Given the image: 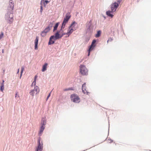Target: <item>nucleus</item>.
Returning a JSON list of instances; mask_svg holds the SVG:
<instances>
[{"label":"nucleus","instance_id":"b1692460","mask_svg":"<svg viewBox=\"0 0 151 151\" xmlns=\"http://www.w3.org/2000/svg\"><path fill=\"white\" fill-rule=\"evenodd\" d=\"M13 1L12 0H10L9 1V5L12 8H13L14 6V3L13 2Z\"/></svg>","mask_w":151,"mask_h":151},{"label":"nucleus","instance_id":"72a5a7b5","mask_svg":"<svg viewBox=\"0 0 151 151\" xmlns=\"http://www.w3.org/2000/svg\"><path fill=\"white\" fill-rule=\"evenodd\" d=\"M4 80H3V81H2V83H4Z\"/></svg>","mask_w":151,"mask_h":151},{"label":"nucleus","instance_id":"4be33fe9","mask_svg":"<svg viewBox=\"0 0 151 151\" xmlns=\"http://www.w3.org/2000/svg\"><path fill=\"white\" fill-rule=\"evenodd\" d=\"M45 126L41 125L40 129V132H42L45 129Z\"/></svg>","mask_w":151,"mask_h":151},{"label":"nucleus","instance_id":"f8f14e48","mask_svg":"<svg viewBox=\"0 0 151 151\" xmlns=\"http://www.w3.org/2000/svg\"><path fill=\"white\" fill-rule=\"evenodd\" d=\"M52 27V25L50 26V25L44 29V32L47 34L50 31Z\"/></svg>","mask_w":151,"mask_h":151},{"label":"nucleus","instance_id":"1a4fd4ad","mask_svg":"<svg viewBox=\"0 0 151 151\" xmlns=\"http://www.w3.org/2000/svg\"><path fill=\"white\" fill-rule=\"evenodd\" d=\"M119 4L118 3L115 2L111 5V8L112 12H115L118 7Z\"/></svg>","mask_w":151,"mask_h":151},{"label":"nucleus","instance_id":"6ab92c4d","mask_svg":"<svg viewBox=\"0 0 151 151\" xmlns=\"http://www.w3.org/2000/svg\"><path fill=\"white\" fill-rule=\"evenodd\" d=\"M112 12L111 11H108L106 12V14L109 17H112L113 16V15L111 14V13Z\"/></svg>","mask_w":151,"mask_h":151},{"label":"nucleus","instance_id":"f3484780","mask_svg":"<svg viewBox=\"0 0 151 151\" xmlns=\"http://www.w3.org/2000/svg\"><path fill=\"white\" fill-rule=\"evenodd\" d=\"M47 65L48 64L47 63H45L43 65L42 69V72H44L46 70Z\"/></svg>","mask_w":151,"mask_h":151},{"label":"nucleus","instance_id":"473e14b6","mask_svg":"<svg viewBox=\"0 0 151 151\" xmlns=\"http://www.w3.org/2000/svg\"><path fill=\"white\" fill-rule=\"evenodd\" d=\"M13 19L12 18H10V20H11V22L13 21Z\"/></svg>","mask_w":151,"mask_h":151},{"label":"nucleus","instance_id":"9d476101","mask_svg":"<svg viewBox=\"0 0 151 151\" xmlns=\"http://www.w3.org/2000/svg\"><path fill=\"white\" fill-rule=\"evenodd\" d=\"M82 90L84 94H88V92L87 90L86 89V83H84L82 86Z\"/></svg>","mask_w":151,"mask_h":151},{"label":"nucleus","instance_id":"e433bc0d","mask_svg":"<svg viewBox=\"0 0 151 151\" xmlns=\"http://www.w3.org/2000/svg\"><path fill=\"white\" fill-rule=\"evenodd\" d=\"M70 89L72 90V89H69V90H70Z\"/></svg>","mask_w":151,"mask_h":151},{"label":"nucleus","instance_id":"9b49d317","mask_svg":"<svg viewBox=\"0 0 151 151\" xmlns=\"http://www.w3.org/2000/svg\"><path fill=\"white\" fill-rule=\"evenodd\" d=\"M52 40H54V36H52L50 37L48 42L49 45L52 44L54 43L55 41Z\"/></svg>","mask_w":151,"mask_h":151},{"label":"nucleus","instance_id":"6e6552de","mask_svg":"<svg viewBox=\"0 0 151 151\" xmlns=\"http://www.w3.org/2000/svg\"><path fill=\"white\" fill-rule=\"evenodd\" d=\"M60 31H58L55 34V36H54V40L58 39L61 38L63 35H65V33H62V35L60 36L59 33Z\"/></svg>","mask_w":151,"mask_h":151},{"label":"nucleus","instance_id":"423d86ee","mask_svg":"<svg viewBox=\"0 0 151 151\" xmlns=\"http://www.w3.org/2000/svg\"><path fill=\"white\" fill-rule=\"evenodd\" d=\"M41 141V138L39 137L38 140V146L37 147L36 151H42L43 149V143Z\"/></svg>","mask_w":151,"mask_h":151},{"label":"nucleus","instance_id":"20e7f679","mask_svg":"<svg viewBox=\"0 0 151 151\" xmlns=\"http://www.w3.org/2000/svg\"><path fill=\"white\" fill-rule=\"evenodd\" d=\"M39 92L40 88L38 86H36L33 89H32L30 91L29 94L32 97H34V96H36L38 94Z\"/></svg>","mask_w":151,"mask_h":151},{"label":"nucleus","instance_id":"0eeeda50","mask_svg":"<svg viewBox=\"0 0 151 151\" xmlns=\"http://www.w3.org/2000/svg\"><path fill=\"white\" fill-rule=\"evenodd\" d=\"M96 42V40H93L91 45L90 46L89 49L88 50V56L90 55V52L93 50L94 48L96 46L95 43Z\"/></svg>","mask_w":151,"mask_h":151},{"label":"nucleus","instance_id":"bb28decb","mask_svg":"<svg viewBox=\"0 0 151 151\" xmlns=\"http://www.w3.org/2000/svg\"><path fill=\"white\" fill-rule=\"evenodd\" d=\"M24 70V67L23 66H22V67H21V76H20V77H21V76H22V73L23 72V71Z\"/></svg>","mask_w":151,"mask_h":151},{"label":"nucleus","instance_id":"2f4dec72","mask_svg":"<svg viewBox=\"0 0 151 151\" xmlns=\"http://www.w3.org/2000/svg\"><path fill=\"white\" fill-rule=\"evenodd\" d=\"M40 8H41V9H40V12H42V6H40Z\"/></svg>","mask_w":151,"mask_h":151},{"label":"nucleus","instance_id":"4468645a","mask_svg":"<svg viewBox=\"0 0 151 151\" xmlns=\"http://www.w3.org/2000/svg\"><path fill=\"white\" fill-rule=\"evenodd\" d=\"M37 77V75L35 76L34 79V81L32 83L31 85V86H33V85H34L35 86H36L35 85L36 84V81Z\"/></svg>","mask_w":151,"mask_h":151},{"label":"nucleus","instance_id":"c756f323","mask_svg":"<svg viewBox=\"0 0 151 151\" xmlns=\"http://www.w3.org/2000/svg\"><path fill=\"white\" fill-rule=\"evenodd\" d=\"M113 40V39L111 38H110L108 40H107V42H108L109 41L111 42Z\"/></svg>","mask_w":151,"mask_h":151},{"label":"nucleus","instance_id":"7c9ffc66","mask_svg":"<svg viewBox=\"0 0 151 151\" xmlns=\"http://www.w3.org/2000/svg\"><path fill=\"white\" fill-rule=\"evenodd\" d=\"M51 92L48 95V96L47 99V100L49 98L50 96V94H51Z\"/></svg>","mask_w":151,"mask_h":151},{"label":"nucleus","instance_id":"2eb2a0df","mask_svg":"<svg viewBox=\"0 0 151 151\" xmlns=\"http://www.w3.org/2000/svg\"><path fill=\"white\" fill-rule=\"evenodd\" d=\"M37 77V75L35 76L34 79V81L32 83L31 85V86H33V85H34L35 86H36L35 85L36 84V81Z\"/></svg>","mask_w":151,"mask_h":151},{"label":"nucleus","instance_id":"cd10ccee","mask_svg":"<svg viewBox=\"0 0 151 151\" xmlns=\"http://www.w3.org/2000/svg\"><path fill=\"white\" fill-rule=\"evenodd\" d=\"M39 38L38 37H36L35 42H38Z\"/></svg>","mask_w":151,"mask_h":151},{"label":"nucleus","instance_id":"f03ea898","mask_svg":"<svg viewBox=\"0 0 151 151\" xmlns=\"http://www.w3.org/2000/svg\"><path fill=\"white\" fill-rule=\"evenodd\" d=\"M70 98L71 101L75 103H79L81 101V99L79 96L76 93L71 95Z\"/></svg>","mask_w":151,"mask_h":151},{"label":"nucleus","instance_id":"393cba45","mask_svg":"<svg viewBox=\"0 0 151 151\" xmlns=\"http://www.w3.org/2000/svg\"><path fill=\"white\" fill-rule=\"evenodd\" d=\"M46 35V34L45 33L44 31H42L41 34V35L42 37H45Z\"/></svg>","mask_w":151,"mask_h":151},{"label":"nucleus","instance_id":"aec40b11","mask_svg":"<svg viewBox=\"0 0 151 151\" xmlns=\"http://www.w3.org/2000/svg\"><path fill=\"white\" fill-rule=\"evenodd\" d=\"M59 24V22H58L56 23L54 27V29L53 30V31L54 32L55 30H56L57 29V28L58 26V25Z\"/></svg>","mask_w":151,"mask_h":151},{"label":"nucleus","instance_id":"4c0bfd02","mask_svg":"<svg viewBox=\"0 0 151 151\" xmlns=\"http://www.w3.org/2000/svg\"><path fill=\"white\" fill-rule=\"evenodd\" d=\"M60 31H62V32H63V31H62V30H60Z\"/></svg>","mask_w":151,"mask_h":151},{"label":"nucleus","instance_id":"a211bd4d","mask_svg":"<svg viewBox=\"0 0 151 151\" xmlns=\"http://www.w3.org/2000/svg\"><path fill=\"white\" fill-rule=\"evenodd\" d=\"M50 1H48L47 0L45 1V0H42L41 1V4H42V3L43 4H44V6H45Z\"/></svg>","mask_w":151,"mask_h":151},{"label":"nucleus","instance_id":"5701e85b","mask_svg":"<svg viewBox=\"0 0 151 151\" xmlns=\"http://www.w3.org/2000/svg\"><path fill=\"white\" fill-rule=\"evenodd\" d=\"M4 89V83H1L0 86V91L3 92Z\"/></svg>","mask_w":151,"mask_h":151},{"label":"nucleus","instance_id":"ddd939ff","mask_svg":"<svg viewBox=\"0 0 151 151\" xmlns=\"http://www.w3.org/2000/svg\"><path fill=\"white\" fill-rule=\"evenodd\" d=\"M46 123V120L45 118H43L42 119L41 125L45 126Z\"/></svg>","mask_w":151,"mask_h":151},{"label":"nucleus","instance_id":"c85d7f7f","mask_svg":"<svg viewBox=\"0 0 151 151\" xmlns=\"http://www.w3.org/2000/svg\"><path fill=\"white\" fill-rule=\"evenodd\" d=\"M4 34L2 32H1V34L0 35V40L2 38Z\"/></svg>","mask_w":151,"mask_h":151},{"label":"nucleus","instance_id":"c9c22d12","mask_svg":"<svg viewBox=\"0 0 151 151\" xmlns=\"http://www.w3.org/2000/svg\"><path fill=\"white\" fill-rule=\"evenodd\" d=\"M17 93H16V95H15V97H17Z\"/></svg>","mask_w":151,"mask_h":151},{"label":"nucleus","instance_id":"f257e3e1","mask_svg":"<svg viewBox=\"0 0 151 151\" xmlns=\"http://www.w3.org/2000/svg\"><path fill=\"white\" fill-rule=\"evenodd\" d=\"M80 73L83 75H86L88 74V70L85 66L81 65L79 67Z\"/></svg>","mask_w":151,"mask_h":151},{"label":"nucleus","instance_id":"dca6fc26","mask_svg":"<svg viewBox=\"0 0 151 151\" xmlns=\"http://www.w3.org/2000/svg\"><path fill=\"white\" fill-rule=\"evenodd\" d=\"M37 77V75L35 76L34 79V81L32 83L31 85V86H33V85H34L35 86H36L35 85L36 84V81Z\"/></svg>","mask_w":151,"mask_h":151},{"label":"nucleus","instance_id":"412c9836","mask_svg":"<svg viewBox=\"0 0 151 151\" xmlns=\"http://www.w3.org/2000/svg\"><path fill=\"white\" fill-rule=\"evenodd\" d=\"M101 33V31L100 30L98 31L97 34L95 35V37H99L100 36Z\"/></svg>","mask_w":151,"mask_h":151},{"label":"nucleus","instance_id":"7ed1b4c3","mask_svg":"<svg viewBox=\"0 0 151 151\" xmlns=\"http://www.w3.org/2000/svg\"><path fill=\"white\" fill-rule=\"evenodd\" d=\"M71 17V15L67 13L65 15V17L64 18L63 22L61 28V30L64 28L65 27L66 24L68 22Z\"/></svg>","mask_w":151,"mask_h":151},{"label":"nucleus","instance_id":"39448f33","mask_svg":"<svg viewBox=\"0 0 151 151\" xmlns=\"http://www.w3.org/2000/svg\"><path fill=\"white\" fill-rule=\"evenodd\" d=\"M76 22H73L72 23L69 27L67 32L65 33V35H68V36H69L74 30H75V29L74 27V24Z\"/></svg>","mask_w":151,"mask_h":151},{"label":"nucleus","instance_id":"a878e982","mask_svg":"<svg viewBox=\"0 0 151 151\" xmlns=\"http://www.w3.org/2000/svg\"><path fill=\"white\" fill-rule=\"evenodd\" d=\"M38 42H35V50H37V45H38Z\"/></svg>","mask_w":151,"mask_h":151},{"label":"nucleus","instance_id":"f704fd0d","mask_svg":"<svg viewBox=\"0 0 151 151\" xmlns=\"http://www.w3.org/2000/svg\"><path fill=\"white\" fill-rule=\"evenodd\" d=\"M19 72V69H18V71L17 73H18Z\"/></svg>","mask_w":151,"mask_h":151}]
</instances>
